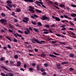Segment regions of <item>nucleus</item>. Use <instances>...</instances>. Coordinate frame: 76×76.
<instances>
[{"instance_id": "nucleus-35", "label": "nucleus", "mask_w": 76, "mask_h": 76, "mask_svg": "<svg viewBox=\"0 0 76 76\" xmlns=\"http://www.w3.org/2000/svg\"><path fill=\"white\" fill-rule=\"evenodd\" d=\"M49 33L48 31H44L43 32V34H49Z\"/></svg>"}, {"instance_id": "nucleus-32", "label": "nucleus", "mask_w": 76, "mask_h": 76, "mask_svg": "<svg viewBox=\"0 0 76 76\" xmlns=\"http://www.w3.org/2000/svg\"><path fill=\"white\" fill-rule=\"evenodd\" d=\"M14 58L15 59L16 58H18V56L17 55H15L14 56Z\"/></svg>"}, {"instance_id": "nucleus-46", "label": "nucleus", "mask_w": 76, "mask_h": 76, "mask_svg": "<svg viewBox=\"0 0 76 76\" xmlns=\"http://www.w3.org/2000/svg\"><path fill=\"white\" fill-rule=\"evenodd\" d=\"M51 42L52 43H53V44H56V43H57V41H52Z\"/></svg>"}, {"instance_id": "nucleus-16", "label": "nucleus", "mask_w": 76, "mask_h": 76, "mask_svg": "<svg viewBox=\"0 0 76 76\" xmlns=\"http://www.w3.org/2000/svg\"><path fill=\"white\" fill-rule=\"evenodd\" d=\"M59 44H60V45H63V44L64 45H66V43H65V42H59Z\"/></svg>"}, {"instance_id": "nucleus-30", "label": "nucleus", "mask_w": 76, "mask_h": 76, "mask_svg": "<svg viewBox=\"0 0 76 76\" xmlns=\"http://www.w3.org/2000/svg\"><path fill=\"white\" fill-rule=\"evenodd\" d=\"M33 16H34V17L35 18H38V16H37V15H36V14H33Z\"/></svg>"}, {"instance_id": "nucleus-25", "label": "nucleus", "mask_w": 76, "mask_h": 76, "mask_svg": "<svg viewBox=\"0 0 76 76\" xmlns=\"http://www.w3.org/2000/svg\"><path fill=\"white\" fill-rule=\"evenodd\" d=\"M74 70H75L73 68L71 67L69 68V70L71 72H72V71Z\"/></svg>"}, {"instance_id": "nucleus-28", "label": "nucleus", "mask_w": 76, "mask_h": 76, "mask_svg": "<svg viewBox=\"0 0 76 76\" xmlns=\"http://www.w3.org/2000/svg\"><path fill=\"white\" fill-rule=\"evenodd\" d=\"M24 19L27 21H29V18L27 17H25Z\"/></svg>"}, {"instance_id": "nucleus-55", "label": "nucleus", "mask_w": 76, "mask_h": 76, "mask_svg": "<svg viewBox=\"0 0 76 76\" xmlns=\"http://www.w3.org/2000/svg\"><path fill=\"white\" fill-rule=\"evenodd\" d=\"M64 17L65 18H66V19H67L68 18V16L65 15H64Z\"/></svg>"}, {"instance_id": "nucleus-14", "label": "nucleus", "mask_w": 76, "mask_h": 76, "mask_svg": "<svg viewBox=\"0 0 76 76\" xmlns=\"http://www.w3.org/2000/svg\"><path fill=\"white\" fill-rule=\"evenodd\" d=\"M55 20H56V21H57L58 22H60V19L57 17H56V18H55Z\"/></svg>"}, {"instance_id": "nucleus-43", "label": "nucleus", "mask_w": 76, "mask_h": 76, "mask_svg": "<svg viewBox=\"0 0 76 76\" xmlns=\"http://www.w3.org/2000/svg\"><path fill=\"white\" fill-rule=\"evenodd\" d=\"M65 48H68L69 50H71V49H72V48L70 47H65Z\"/></svg>"}, {"instance_id": "nucleus-1", "label": "nucleus", "mask_w": 76, "mask_h": 76, "mask_svg": "<svg viewBox=\"0 0 76 76\" xmlns=\"http://www.w3.org/2000/svg\"><path fill=\"white\" fill-rule=\"evenodd\" d=\"M34 41H35V42L38 44H42V43H45V42L43 41H41L39 42V40L38 39H35V38L33 39L32 40H31V41L32 42H33V43L35 44V42H34Z\"/></svg>"}, {"instance_id": "nucleus-64", "label": "nucleus", "mask_w": 76, "mask_h": 76, "mask_svg": "<svg viewBox=\"0 0 76 76\" xmlns=\"http://www.w3.org/2000/svg\"><path fill=\"white\" fill-rule=\"evenodd\" d=\"M16 26H17L18 27H20V25H19V24H17L16 25Z\"/></svg>"}, {"instance_id": "nucleus-47", "label": "nucleus", "mask_w": 76, "mask_h": 76, "mask_svg": "<svg viewBox=\"0 0 76 76\" xmlns=\"http://www.w3.org/2000/svg\"><path fill=\"white\" fill-rule=\"evenodd\" d=\"M49 31L50 33H51V34H53V31H52V30H51L50 29H49Z\"/></svg>"}, {"instance_id": "nucleus-26", "label": "nucleus", "mask_w": 76, "mask_h": 76, "mask_svg": "<svg viewBox=\"0 0 76 76\" xmlns=\"http://www.w3.org/2000/svg\"><path fill=\"white\" fill-rule=\"evenodd\" d=\"M7 5L10 7H11V8L12 7V5L11 4H7Z\"/></svg>"}, {"instance_id": "nucleus-63", "label": "nucleus", "mask_w": 76, "mask_h": 76, "mask_svg": "<svg viewBox=\"0 0 76 76\" xmlns=\"http://www.w3.org/2000/svg\"><path fill=\"white\" fill-rule=\"evenodd\" d=\"M10 62L11 64H14V62H13V61H10Z\"/></svg>"}, {"instance_id": "nucleus-34", "label": "nucleus", "mask_w": 76, "mask_h": 76, "mask_svg": "<svg viewBox=\"0 0 76 76\" xmlns=\"http://www.w3.org/2000/svg\"><path fill=\"white\" fill-rule=\"evenodd\" d=\"M70 6H72V7H76V5L73 4H71Z\"/></svg>"}, {"instance_id": "nucleus-15", "label": "nucleus", "mask_w": 76, "mask_h": 76, "mask_svg": "<svg viewBox=\"0 0 76 76\" xmlns=\"http://www.w3.org/2000/svg\"><path fill=\"white\" fill-rule=\"evenodd\" d=\"M71 16L72 17H73L74 18H75V16H76V14H75V13L71 14Z\"/></svg>"}, {"instance_id": "nucleus-62", "label": "nucleus", "mask_w": 76, "mask_h": 76, "mask_svg": "<svg viewBox=\"0 0 76 76\" xmlns=\"http://www.w3.org/2000/svg\"><path fill=\"white\" fill-rule=\"evenodd\" d=\"M13 35H15V37H17L18 36H17V35H16V34H15V33H13Z\"/></svg>"}, {"instance_id": "nucleus-24", "label": "nucleus", "mask_w": 76, "mask_h": 76, "mask_svg": "<svg viewBox=\"0 0 76 76\" xmlns=\"http://www.w3.org/2000/svg\"><path fill=\"white\" fill-rule=\"evenodd\" d=\"M7 39H8V40H9V41H10L11 42H12V39L10 37H6Z\"/></svg>"}, {"instance_id": "nucleus-7", "label": "nucleus", "mask_w": 76, "mask_h": 76, "mask_svg": "<svg viewBox=\"0 0 76 76\" xmlns=\"http://www.w3.org/2000/svg\"><path fill=\"white\" fill-rule=\"evenodd\" d=\"M61 65L60 64H56V66L57 67V69H61Z\"/></svg>"}, {"instance_id": "nucleus-22", "label": "nucleus", "mask_w": 76, "mask_h": 76, "mask_svg": "<svg viewBox=\"0 0 76 76\" xmlns=\"http://www.w3.org/2000/svg\"><path fill=\"white\" fill-rule=\"evenodd\" d=\"M1 15L2 16H3V17H6V14H4V13H2L1 14Z\"/></svg>"}, {"instance_id": "nucleus-20", "label": "nucleus", "mask_w": 76, "mask_h": 76, "mask_svg": "<svg viewBox=\"0 0 76 76\" xmlns=\"http://www.w3.org/2000/svg\"><path fill=\"white\" fill-rule=\"evenodd\" d=\"M1 67L2 68H3V69H4V70H7V71H9V69H8L5 67L4 66H1Z\"/></svg>"}, {"instance_id": "nucleus-41", "label": "nucleus", "mask_w": 76, "mask_h": 76, "mask_svg": "<svg viewBox=\"0 0 76 76\" xmlns=\"http://www.w3.org/2000/svg\"><path fill=\"white\" fill-rule=\"evenodd\" d=\"M48 1L50 3V4H53V3H54L53 1H51L49 0H48Z\"/></svg>"}, {"instance_id": "nucleus-60", "label": "nucleus", "mask_w": 76, "mask_h": 76, "mask_svg": "<svg viewBox=\"0 0 76 76\" xmlns=\"http://www.w3.org/2000/svg\"><path fill=\"white\" fill-rule=\"evenodd\" d=\"M1 33H5V31H4V30H1Z\"/></svg>"}, {"instance_id": "nucleus-51", "label": "nucleus", "mask_w": 76, "mask_h": 76, "mask_svg": "<svg viewBox=\"0 0 76 76\" xmlns=\"http://www.w3.org/2000/svg\"><path fill=\"white\" fill-rule=\"evenodd\" d=\"M43 31H46V32H48V30L47 29H44L43 30Z\"/></svg>"}, {"instance_id": "nucleus-4", "label": "nucleus", "mask_w": 76, "mask_h": 76, "mask_svg": "<svg viewBox=\"0 0 76 76\" xmlns=\"http://www.w3.org/2000/svg\"><path fill=\"white\" fill-rule=\"evenodd\" d=\"M26 31H24V34H26V35H28V34H30V30L27 28H26Z\"/></svg>"}, {"instance_id": "nucleus-45", "label": "nucleus", "mask_w": 76, "mask_h": 76, "mask_svg": "<svg viewBox=\"0 0 76 76\" xmlns=\"http://www.w3.org/2000/svg\"><path fill=\"white\" fill-rule=\"evenodd\" d=\"M54 7H55L56 9H58L59 10L60 9V8H58L57 6H56V5H54Z\"/></svg>"}, {"instance_id": "nucleus-12", "label": "nucleus", "mask_w": 76, "mask_h": 76, "mask_svg": "<svg viewBox=\"0 0 76 76\" xmlns=\"http://www.w3.org/2000/svg\"><path fill=\"white\" fill-rule=\"evenodd\" d=\"M59 6L62 8H64L65 7V5L63 4H60L59 5Z\"/></svg>"}, {"instance_id": "nucleus-37", "label": "nucleus", "mask_w": 76, "mask_h": 76, "mask_svg": "<svg viewBox=\"0 0 76 76\" xmlns=\"http://www.w3.org/2000/svg\"><path fill=\"white\" fill-rule=\"evenodd\" d=\"M28 21H26V20H23V22H25V23H28Z\"/></svg>"}, {"instance_id": "nucleus-39", "label": "nucleus", "mask_w": 76, "mask_h": 76, "mask_svg": "<svg viewBox=\"0 0 76 76\" xmlns=\"http://www.w3.org/2000/svg\"><path fill=\"white\" fill-rule=\"evenodd\" d=\"M10 28L12 29H13V26H12L11 25H9Z\"/></svg>"}, {"instance_id": "nucleus-58", "label": "nucleus", "mask_w": 76, "mask_h": 76, "mask_svg": "<svg viewBox=\"0 0 76 76\" xmlns=\"http://www.w3.org/2000/svg\"><path fill=\"white\" fill-rule=\"evenodd\" d=\"M7 46H8V48H10V49L11 48V46H10V45H7Z\"/></svg>"}, {"instance_id": "nucleus-54", "label": "nucleus", "mask_w": 76, "mask_h": 76, "mask_svg": "<svg viewBox=\"0 0 76 76\" xmlns=\"http://www.w3.org/2000/svg\"><path fill=\"white\" fill-rule=\"evenodd\" d=\"M29 8H30V9H34V7H31V6H29Z\"/></svg>"}, {"instance_id": "nucleus-52", "label": "nucleus", "mask_w": 76, "mask_h": 76, "mask_svg": "<svg viewBox=\"0 0 76 76\" xmlns=\"http://www.w3.org/2000/svg\"><path fill=\"white\" fill-rule=\"evenodd\" d=\"M44 66H45V67H48V64H47V63H45L44 64Z\"/></svg>"}, {"instance_id": "nucleus-49", "label": "nucleus", "mask_w": 76, "mask_h": 76, "mask_svg": "<svg viewBox=\"0 0 76 76\" xmlns=\"http://www.w3.org/2000/svg\"><path fill=\"white\" fill-rule=\"evenodd\" d=\"M13 20L15 21V22H18V20L16 19H15Z\"/></svg>"}, {"instance_id": "nucleus-10", "label": "nucleus", "mask_w": 76, "mask_h": 76, "mask_svg": "<svg viewBox=\"0 0 76 76\" xmlns=\"http://www.w3.org/2000/svg\"><path fill=\"white\" fill-rule=\"evenodd\" d=\"M68 33L69 34V35H75V33H73V32L72 31H68Z\"/></svg>"}, {"instance_id": "nucleus-44", "label": "nucleus", "mask_w": 76, "mask_h": 76, "mask_svg": "<svg viewBox=\"0 0 76 76\" xmlns=\"http://www.w3.org/2000/svg\"><path fill=\"white\" fill-rule=\"evenodd\" d=\"M45 26L46 28H50V27L49 25H46Z\"/></svg>"}, {"instance_id": "nucleus-19", "label": "nucleus", "mask_w": 76, "mask_h": 76, "mask_svg": "<svg viewBox=\"0 0 76 76\" xmlns=\"http://www.w3.org/2000/svg\"><path fill=\"white\" fill-rule=\"evenodd\" d=\"M34 31H35L36 32H37V33H38L39 32V31H38V29H37L35 28H34Z\"/></svg>"}, {"instance_id": "nucleus-40", "label": "nucleus", "mask_w": 76, "mask_h": 76, "mask_svg": "<svg viewBox=\"0 0 76 76\" xmlns=\"http://www.w3.org/2000/svg\"><path fill=\"white\" fill-rule=\"evenodd\" d=\"M8 31H9V32H11V33H13V30H12L10 29Z\"/></svg>"}, {"instance_id": "nucleus-53", "label": "nucleus", "mask_w": 76, "mask_h": 76, "mask_svg": "<svg viewBox=\"0 0 76 76\" xmlns=\"http://www.w3.org/2000/svg\"><path fill=\"white\" fill-rule=\"evenodd\" d=\"M66 28H63L61 29V30L64 31V30H66Z\"/></svg>"}, {"instance_id": "nucleus-36", "label": "nucleus", "mask_w": 76, "mask_h": 76, "mask_svg": "<svg viewBox=\"0 0 76 76\" xmlns=\"http://www.w3.org/2000/svg\"><path fill=\"white\" fill-rule=\"evenodd\" d=\"M16 34L18 37H22V35H20L16 33Z\"/></svg>"}, {"instance_id": "nucleus-56", "label": "nucleus", "mask_w": 76, "mask_h": 76, "mask_svg": "<svg viewBox=\"0 0 76 76\" xmlns=\"http://www.w3.org/2000/svg\"><path fill=\"white\" fill-rule=\"evenodd\" d=\"M29 29L30 30L31 32H32V28L31 27H29Z\"/></svg>"}, {"instance_id": "nucleus-27", "label": "nucleus", "mask_w": 76, "mask_h": 76, "mask_svg": "<svg viewBox=\"0 0 76 76\" xmlns=\"http://www.w3.org/2000/svg\"><path fill=\"white\" fill-rule=\"evenodd\" d=\"M40 70L41 71V72H45V70L43 68H41L40 69Z\"/></svg>"}, {"instance_id": "nucleus-2", "label": "nucleus", "mask_w": 76, "mask_h": 76, "mask_svg": "<svg viewBox=\"0 0 76 76\" xmlns=\"http://www.w3.org/2000/svg\"><path fill=\"white\" fill-rule=\"evenodd\" d=\"M0 22L3 25H4L5 26L7 25V20L4 19H2L0 20Z\"/></svg>"}, {"instance_id": "nucleus-57", "label": "nucleus", "mask_w": 76, "mask_h": 76, "mask_svg": "<svg viewBox=\"0 0 76 76\" xmlns=\"http://www.w3.org/2000/svg\"><path fill=\"white\" fill-rule=\"evenodd\" d=\"M31 23L33 24V25H36V23H35L33 21H31Z\"/></svg>"}, {"instance_id": "nucleus-18", "label": "nucleus", "mask_w": 76, "mask_h": 76, "mask_svg": "<svg viewBox=\"0 0 76 76\" xmlns=\"http://www.w3.org/2000/svg\"><path fill=\"white\" fill-rule=\"evenodd\" d=\"M41 57H46V55L44 53H42L41 54Z\"/></svg>"}, {"instance_id": "nucleus-8", "label": "nucleus", "mask_w": 76, "mask_h": 76, "mask_svg": "<svg viewBox=\"0 0 76 76\" xmlns=\"http://www.w3.org/2000/svg\"><path fill=\"white\" fill-rule=\"evenodd\" d=\"M35 10L37 13H42V11L40 10H39L36 9H35Z\"/></svg>"}, {"instance_id": "nucleus-21", "label": "nucleus", "mask_w": 76, "mask_h": 76, "mask_svg": "<svg viewBox=\"0 0 76 76\" xmlns=\"http://www.w3.org/2000/svg\"><path fill=\"white\" fill-rule=\"evenodd\" d=\"M6 3H8V4H11L12 3V1H9V0H8L6 1Z\"/></svg>"}, {"instance_id": "nucleus-61", "label": "nucleus", "mask_w": 76, "mask_h": 76, "mask_svg": "<svg viewBox=\"0 0 76 76\" xmlns=\"http://www.w3.org/2000/svg\"><path fill=\"white\" fill-rule=\"evenodd\" d=\"M36 4H37V6H41V5L38 3H36Z\"/></svg>"}, {"instance_id": "nucleus-29", "label": "nucleus", "mask_w": 76, "mask_h": 76, "mask_svg": "<svg viewBox=\"0 0 76 76\" xmlns=\"http://www.w3.org/2000/svg\"><path fill=\"white\" fill-rule=\"evenodd\" d=\"M69 23L71 25H72V26H75L74 23H72L71 21H70Z\"/></svg>"}, {"instance_id": "nucleus-31", "label": "nucleus", "mask_w": 76, "mask_h": 76, "mask_svg": "<svg viewBox=\"0 0 76 76\" xmlns=\"http://www.w3.org/2000/svg\"><path fill=\"white\" fill-rule=\"evenodd\" d=\"M16 12H20V9H18L16 10Z\"/></svg>"}, {"instance_id": "nucleus-38", "label": "nucleus", "mask_w": 76, "mask_h": 76, "mask_svg": "<svg viewBox=\"0 0 76 76\" xmlns=\"http://www.w3.org/2000/svg\"><path fill=\"white\" fill-rule=\"evenodd\" d=\"M55 35H56V36H57V37H61V34H55Z\"/></svg>"}, {"instance_id": "nucleus-48", "label": "nucleus", "mask_w": 76, "mask_h": 76, "mask_svg": "<svg viewBox=\"0 0 76 76\" xmlns=\"http://www.w3.org/2000/svg\"><path fill=\"white\" fill-rule=\"evenodd\" d=\"M38 24L39 26H42V25H42L41 23L40 22L38 23Z\"/></svg>"}, {"instance_id": "nucleus-6", "label": "nucleus", "mask_w": 76, "mask_h": 76, "mask_svg": "<svg viewBox=\"0 0 76 76\" xmlns=\"http://www.w3.org/2000/svg\"><path fill=\"white\" fill-rule=\"evenodd\" d=\"M49 56L50 57H51V58H56L57 57V56H56L55 55H54L53 54H49Z\"/></svg>"}, {"instance_id": "nucleus-13", "label": "nucleus", "mask_w": 76, "mask_h": 76, "mask_svg": "<svg viewBox=\"0 0 76 76\" xmlns=\"http://www.w3.org/2000/svg\"><path fill=\"white\" fill-rule=\"evenodd\" d=\"M20 64H21V62L20 61H18L17 63V66L18 67L20 66Z\"/></svg>"}, {"instance_id": "nucleus-33", "label": "nucleus", "mask_w": 76, "mask_h": 76, "mask_svg": "<svg viewBox=\"0 0 76 76\" xmlns=\"http://www.w3.org/2000/svg\"><path fill=\"white\" fill-rule=\"evenodd\" d=\"M53 54H55V55H56V56H60V54L56 53V52H53Z\"/></svg>"}, {"instance_id": "nucleus-59", "label": "nucleus", "mask_w": 76, "mask_h": 76, "mask_svg": "<svg viewBox=\"0 0 76 76\" xmlns=\"http://www.w3.org/2000/svg\"><path fill=\"white\" fill-rule=\"evenodd\" d=\"M66 7V8L67 10H70V8H69V7Z\"/></svg>"}, {"instance_id": "nucleus-3", "label": "nucleus", "mask_w": 76, "mask_h": 76, "mask_svg": "<svg viewBox=\"0 0 76 76\" xmlns=\"http://www.w3.org/2000/svg\"><path fill=\"white\" fill-rule=\"evenodd\" d=\"M40 19H42L43 20H50V18L47 17L46 16L44 15H43L42 17L40 18Z\"/></svg>"}, {"instance_id": "nucleus-23", "label": "nucleus", "mask_w": 76, "mask_h": 76, "mask_svg": "<svg viewBox=\"0 0 76 76\" xmlns=\"http://www.w3.org/2000/svg\"><path fill=\"white\" fill-rule=\"evenodd\" d=\"M5 7H6V8H7V9L9 10H10V11H11V10H12L11 9H10V8H9V7L6 6Z\"/></svg>"}, {"instance_id": "nucleus-9", "label": "nucleus", "mask_w": 76, "mask_h": 76, "mask_svg": "<svg viewBox=\"0 0 76 76\" xmlns=\"http://www.w3.org/2000/svg\"><path fill=\"white\" fill-rule=\"evenodd\" d=\"M36 67L37 69V70H38V71H39V70H40V66H39V65H37L36 66Z\"/></svg>"}, {"instance_id": "nucleus-17", "label": "nucleus", "mask_w": 76, "mask_h": 76, "mask_svg": "<svg viewBox=\"0 0 76 76\" xmlns=\"http://www.w3.org/2000/svg\"><path fill=\"white\" fill-rule=\"evenodd\" d=\"M75 56V54H74V53H71L70 55V57H74Z\"/></svg>"}, {"instance_id": "nucleus-11", "label": "nucleus", "mask_w": 76, "mask_h": 76, "mask_svg": "<svg viewBox=\"0 0 76 76\" xmlns=\"http://www.w3.org/2000/svg\"><path fill=\"white\" fill-rule=\"evenodd\" d=\"M28 10L30 12H32L33 13H35V11L34 10L32 9H29Z\"/></svg>"}, {"instance_id": "nucleus-5", "label": "nucleus", "mask_w": 76, "mask_h": 76, "mask_svg": "<svg viewBox=\"0 0 76 76\" xmlns=\"http://www.w3.org/2000/svg\"><path fill=\"white\" fill-rule=\"evenodd\" d=\"M25 2H28L29 3L30 2V3H33L34 2V0H23Z\"/></svg>"}, {"instance_id": "nucleus-42", "label": "nucleus", "mask_w": 76, "mask_h": 76, "mask_svg": "<svg viewBox=\"0 0 76 76\" xmlns=\"http://www.w3.org/2000/svg\"><path fill=\"white\" fill-rule=\"evenodd\" d=\"M14 40H13L14 42H18V40L16 39L15 38L14 39Z\"/></svg>"}, {"instance_id": "nucleus-50", "label": "nucleus", "mask_w": 76, "mask_h": 76, "mask_svg": "<svg viewBox=\"0 0 76 76\" xmlns=\"http://www.w3.org/2000/svg\"><path fill=\"white\" fill-rule=\"evenodd\" d=\"M1 76H6V75H5V74L3 73L2 72L1 73Z\"/></svg>"}]
</instances>
